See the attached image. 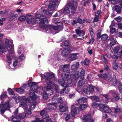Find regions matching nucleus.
<instances>
[{
	"mask_svg": "<svg viewBox=\"0 0 122 122\" xmlns=\"http://www.w3.org/2000/svg\"><path fill=\"white\" fill-rule=\"evenodd\" d=\"M63 71L65 76L63 79H59V84L64 87H67L69 86L73 87H75L77 80L79 78V72L76 71L75 74L69 75L70 70L69 66L67 64L60 66L58 73L62 77Z\"/></svg>",
	"mask_w": 122,
	"mask_h": 122,
	"instance_id": "nucleus-1",
	"label": "nucleus"
},
{
	"mask_svg": "<svg viewBox=\"0 0 122 122\" xmlns=\"http://www.w3.org/2000/svg\"><path fill=\"white\" fill-rule=\"evenodd\" d=\"M44 10L48 12H50L48 10V8L46 10H44ZM43 13L45 15L42 14H36L35 15V19L33 18L30 14H27L26 15V21L29 24H34L35 23H39L40 27L41 28L42 27L44 28V24H46L47 23V17H50L51 15L50 16H48L44 12Z\"/></svg>",
	"mask_w": 122,
	"mask_h": 122,
	"instance_id": "nucleus-2",
	"label": "nucleus"
},
{
	"mask_svg": "<svg viewBox=\"0 0 122 122\" xmlns=\"http://www.w3.org/2000/svg\"><path fill=\"white\" fill-rule=\"evenodd\" d=\"M41 78L46 80V82L47 84L51 85V86H47L46 87H43V90L46 89V92L48 94V96H50L52 95L53 93L52 90L51 89V88L55 89L56 91L58 93H59V87L57 85L54 83H52L51 80L52 78L54 77V74L52 73L46 72L45 73V75L39 73Z\"/></svg>",
	"mask_w": 122,
	"mask_h": 122,
	"instance_id": "nucleus-3",
	"label": "nucleus"
},
{
	"mask_svg": "<svg viewBox=\"0 0 122 122\" xmlns=\"http://www.w3.org/2000/svg\"><path fill=\"white\" fill-rule=\"evenodd\" d=\"M20 101V107H22L26 110L25 112L20 114L17 116H15L12 118L13 121L12 122H21L20 119H23L25 117H31V111L27 109V105H26L27 99L25 96L21 97Z\"/></svg>",
	"mask_w": 122,
	"mask_h": 122,
	"instance_id": "nucleus-4",
	"label": "nucleus"
},
{
	"mask_svg": "<svg viewBox=\"0 0 122 122\" xmlns=\"http://www.w3.org/2000/svg\"><path fill=\"white\" fill-rule=\"evenodd\" d=\"M5 47L10 54L7 55L6 57V61L8 63L7 64L9 65V67L11 69L12 67H13L11 62L13 57L11 55L14 53V52L12 41V40L9 41L8 39H6L5 42Z\"/></svg>",
	"mask_w": 122,
	"mask_h": 122,
	"instance_id": "nucleus-5",
	"label": "nucleus"
},
{
	"mask_svg": "<svg viewBox=\"0 0 122 122\" xmlns=\"http://www.w3.org/2000/svg\"><path fill=\"white\" fill-rule=\"evenodd\" d=\"M77 6L76 1L73 0L67 3L66 5V7L63 9H62L59 10L58 13H61L66 14H69L70 15H72L75 13Z\"/></svg>",
	"mask_w": 122,
	"mask_h": 122,
	"instance_id": "nucleus-6",
	"label": "nucleus"
},
{
	"mask_svg": "<svg viewBox=\"0 0 122 122\" xmlns=\"http://www.w3.org/2000/svg\"><path fill=\"white\" fill-rule=\"evenodd\" d=\"M58 18H53V20L54 21L53 22L56 24H57L58 23L59 25L57 26H52L50 25H47L48 23L46 24H44V28L42 27V29H44L46 31H48V32L52 33L53 34H55L56 32L54 33V31L58 30L59 31L61 30L62 28V24L61 22H58L56 20L58 19Z\"/></svg>",
	"mask_w": 122,
	"mask_h": 122,
	"instance_id": "nucleus-7",
	"label": "nucleus"
},
{
	"mask_svg": "<svg viewBox=\"0 0 122 122\" xmlns=\"http://www.w3.org/2000/svg\"><path fill=\"white\" fill-rule=\"evenodd\" d=\"M87 107V105L86 104L80 105L76 103L72 105L71 108V114L72 117L75 118L76 114L80 113L81 110H85Z\"/></svg>",
	"mask_w": 122,
	"mask_h": 122,
	"instance_id": "nucleus-8",
	"label": "nucleus"
},
{
	"mask_svg": "<svg viewBox=\"0 0 122 122\" xmlns=\"http://www.w3.org/2000/svg\"><path fill=\"white\" fill-rule=\"evenodd\" d=\"M28 87L30 88L31 91H34L38 88L36 83L35 82H29L27 85L24 84L20 88H15L14 89L17 92L21 94L23 93L25 89H28Z\"/></svg>",
	"mask_w": 122,
	"mask_h": 122,
	"instance_id": "nucleus-9",
	"label": "nucleus"
},
{
	"mask_svg": "<svg viewBox=\"0 0 122 122\" xmlns=\"http://www.w3.org/2000/svg\"><path fill=\"white\" fill-rule=\"evenodd\" d=\"M61 0H51L48 7V10L50 12H48L46 10L43 11L44 13L48 15V16H50L53 13L55 10L57 5L59 3Z\"/></svg>",
	"mask_w": 122,
	"mask_h": 122,
	"instance_id": "nucleus-10",
	"label": "nucleus"
},
{
	"mask_svg": "<svg viewBox=\"0 0 122 122\" xmlns=\"http://www.w3.org/2000/svg\"><path fill=\"white\" fill-rule=\"evenodd\" d=\"M15 98H12L10 99L8 102L5 103L4 105L3 104H0V112L2 115H3L5 112L6 110L9 109L11 107L17 102V101H15Z\"/></svg>",
	"mask_w": 122,
	"mask_h": 122,
	"instance_id": "nucleus-11",
	"label": "nucleus"
},
{
	"mask_svg": "<svg viewBox=\"0 0 122 122\" xmlns=\"http://www.w3.org/2000/svg\"><path fill=\"white\" fill-rule=\"evenodd\" d=\"M62 100L61 97L58 98L57 95H55L52 98V102L53 104L50 103L47 107L49 110H55L57 106L59 103L62 102Z\"/></svg>",
	"mask_w": 122,
	"mask_h": 122,
	"instance_id": "nucleus-12",
	"label": "nucleus"
},
{
	"mask_svg": "<svg viewBox=\"0 0 122 122\" xmlns=\"http://www.w3.org/2000/svg\"><path fill=\"white\" fill-rule=\"evenodd\" d=\"M75 31L76 33L80 37L79 39H82L84 38V35L85 34V33L84 31L83 30L76 29L75 30Z\"/></svg>",
	"mask_w": 122,
	"mask_h": 122,
	"instance_id": "nucleus-13",
	"label": "nucleus"
},
{
	"mask_svg": "<svg viewBox=\"0 0 122 122\" xmlns=\"http://www.w3.org/2000/svg\"><path fill=\"white\" fill-rule=\"evenodd\" d=\"M82 119L83 121L85 120L86 121L85 122H95L91 118V116L90 114H87L84 116Z\"/></svg>",
	"mask_w": 122,
	"mask_h": 122,
	"instance_id": "nucleus-14",
	"label": "nucleus"
},
{
	"mask_svg": "<svg viewBox=\"0 0 122 122\" xmlns=\"http://www.w3.org/2000/svg\"><path fill=\"white\" fill-rule=\"evenodd\" d=\"M109 93L112 94L114 97L113 98H111V100L112 102H114L118 100L120 98L119 97L117 96L116 93L114 90H111L109 91Z\"/></svg>",
	"mask_w": 122,
	"mask_h": 122,
	"instance_id": "nucleus-15",
	"label": "nucleus"
},
{
	"mask_svg": "<svg viewBox=\"0 0 122 122\" xmlns=\"http://www.w3.org/2000/svg\"><path fill=\"white\" fill-rule=\"evenodd\" d=\"M108 42H109V45L112 47L116 43V41L114 39V36H111L109 37L108 40Z\"/></svg>",
	"mask_w": 122,
	"mask_h": 122,
	"instance_id": "nucleus-16",
	"label": "nucleus"
},
{
	"mask_svg": "<svg viewBox=\"0 0 122 122\" xmlns=\"http://www.w3.org/2000/svg\"><path fill=\"white\" fill-rule=\"evenodd\" d=\"M59 108L61 112H65L67 110V106L66 104H61Z\"/></svg>",
	"mask_w": 122,
	"mask_h": 122,
	"instance_id": "nucleus-17",
	"label": "nucleus"
},
{
	"mask_svg": "<svg viewBox=\"0 0 122 122\" xmlns=\"http://www.w3.org/2000/svg\"><path fill=\"white\" fill-rule=\"evenodd\" d=\"M46 109V110H43L41 111L40 112V115L43 118H46L49 117L48 115L47 114L48 111H47Z\"/></svg>",
	"mask_w": 122,
	"mask_h": 122,
	"instance_id": "nucleus-18",
	"label": "nucleus"
},
{
	"mask_svg": "<svg viewBox=\"0 0 122 122\" xmlns=\"http://www.w3.org/2000/svg\"><path fill=\"white\" fill-rule=\"evenodd\" d=\"M71 50L69 48L64 49L62 50L61 54L63 55H66L71 52Z\"/></svg>",
	"mask_w": 122,
	"mask_h": 122,
	"instance_id": "nucleus-19",
	"label": "nucleus"
},
{
	"mask_svg": "<svg viewBox=\"0 0 122 122\" xmlns=\"http://www.w3.org/2000/svg\"><path fill=\"white\" fill-rule=\"evenodd\" d=\"M87 101V99L85 97H81L78 100V104H81L86 102Z\"/></svg>",
	"mask_w": 122,
	"mask_h": 122,
	"instance_id": "nucleus-20",
	"label": "nucleus"
},
{
	"mask_svg": "<svg viewBox=\"0 0 122 122\" xmlns=\"http://www.w3.org/2000/svg\"><path fill=\"white\" fill-rule=\"evenodd\" d=\"M77 53L72 54L70 55L69 57V59L70 61H72L76 59L77 57Z\"/></svg>",
	"mask_w": 122,
	"mask_h": 122,
	"instance_id": "nucleus-21",
	"label": "nucleus"
},
{
	"mask_svg": "<svg viewBox=\"0 0 122 122\" xmlns=\"http://www.w3.org/2000/svg\"><path fill=\"white\" fill-rule=\"evenodd\" d=\"M79 66L78 62L74 63L73 65L72 66L71 68L72 70H76L78 69Z\"/></svg>",
	"mask_w": 122,
	"mask_h": 122,
	"instance_id": "nucleus-22",
	"label": "nucleus"
},
{
	"mask_svg": "<svg viewBox=\"0 0 122 122\" xmlns=\"http://www.w3.org/2000/svg\"><path fill=\"white\" fill-rule=\"evenodd\" d=\"M29 96L31 99L33 100H36L37 99V98H39L35 94L34 92H30Z\"/></svg>",
	"mask_w": 122,
	"mask_h": 122,
	"instance_id": "nucleus-23",
	"label": "nucleus"
},
{
	"mask_svg": "<svg viewBox=\"0 0 122 122\" xmlns=\"http://www.w3.org/2000/svg\"><path fill=\"white\" fill-rule=\"evenodd\" d=\"M30 110H33L35 108L36 105V102L34 101L30 103Z\"/></svg>",
	"mask_w": 122,
	"mask_h": 122,
	"instance_id": "nucleus-24",
	"label": "nucleus"
},
{
	"mask_svg": "<svg viewBox=\"0 0 122 122\" xmlns=\"http://www.w3.org/2000/svg\"><path fill=\"white\" fill-rule=\"evenodd\" d=\"M83 91L85 94L87 95H88L90 94L88 86H84Z\"/></svg>",
	"mask_w": 122,
	"mask_h": 122,
	"instance_id": "nucleus-25",
	"label": "nucleus"
},
{
	"mask_svg": "<svg viewBox=\"0 0 122 122\" xmlns=\"http://www.w3.org/2000/svg\"><path fill=\"white\" fill-rule=\"evenodd\" d=\"M104 111L105 113H109L111 112V109L108 107L105 106L104 107Z\"/></svg>",
	"mask_w": 122,
	"mask_h": 122,
	"instance_id": "nucleus-26",
	"label": "nucleus"
},
{
	"mask_svg": "<svg viewBox=\"0 0 122 122\" xmlns=\"http://www.w3.org/2000/svg\"><path fill=\"white\" fill-rule=\"evenodd\" d=\"M115 11L117 13H119L121 12V9L119 6L116 5L115 6Z\"/></svg>",
	"mask_w": 122,
	"mask_h": 122,
	"instance_id": "nucleus-27",
	"label": "nucleus"
},
{
	"mask_svg": "<svg viewBox=\"0 0 122 122\" xmlns=\"http://www.w3.org/2000/svg\"><path fill=\"white\" fill-rule=\"evenodd\" d=\"M113 24H112L110 26V32L112 34L116 32L115 29L114 28V26H113Z\"/></svg>",
	"mask_w": 122,
	"mask_h": 122,
	"instance_id": "nucleus-28",
	"label": "nucleus"
},
{
	"mask_svg": "<svg viewBox=\"0 0 122 122\" xmlns=\"http://www.w3.org/2000/svg\"><path fill=\"white\" fill-rule=\"evenodd\" d=\"M108 38V36L106 34H104L101 36V39L102 41H105Z\"/></svg>",
	"mask_w": 122,
	"mask_h": 122,
	"instance_id": "nucleus-29",
	"label": "nucleus"
},
{
	"mask_svg": "<svg viewBox=\"0 0 122 122\" xmlns=\"http://www.w3.org/2000/svg\"><path fill=\"white\" fill-rule=\"evenodd\" d=\"M91 99L92 100H94L97 102H99L100 100V99L99 98L95 96H94L91 97Z\"/></svg>",
	"mask_w": 122,
	"mask_h": 122,
	"instance_id": "nucleus-30",
	"label": "nucleus"
},
{
	"mask_svg": "<svg viewBox=\"0 0 122 122\" xmlns=\"http://www.w3.org/2000/svg\"><path fill=\"white\" fill-rule=\"evenodd\" d=\"M98 76L101 78H103L104 79H106L107 77L108 76V75H107L106 74H100L98 75Z\"/></svg>",
	"mask_w": 122,
	"mask_h": 122,
	"instance_id": "nucleus-31",
	"label": "nucleus"
},
{
	"mask_svg": "<svg viewBox=\"0 0 122 122\" xmlns=\"http://www.w3.org/2000/svg\"><path fill=\"white\" fill-rule=\"evenodd\" d=\"M1 42V41L0 40V51H1V52L3 53L6 50L2 46Z\"/></svg>",
	"mask_w": 122,
	"mask_h": 122,
	"instance_id": "nucleus-32",
	"label": "nucleus"
},
{
	"mask_svg": "<svg viewBox=\"0 0 122 122\" xmlns=\"http://www.w3.org/2000/svg\"><path fill=\"white\" fill-rule=\"evenodd\" d=\"M120 47L118 46H117L115 47L113 49V51L115 54H117L118 52L120 49Z\"/></svg>",
	"mask_w": 122,
	"mask_h": 122,
	"instance_id": "nucleus-33",
	"label": "nucleus"
},
{
	"mask_svg": "<svg viewBox=\"0 0 122 122\" xmlns=\"http://www.w3.org/2000/svg\"><path fill=\"white\" fill-rule=\"evenodd\" d=\"M85 74V71L82 70L80 72V76L81 79H83L84 77Z\"/></svg>",
	"mask_w": 122,
	"mask_h": 122,
	"instance_id": "nucleus-34",
	"label": "nucleus"
},
{
	"mask_svg": "<svg viewBox=\"0 0 122 122\" xmlns=\"http://www.w3.org/2000/svg\"><path fill=\"white\" fill-rule=\"evenodd\" d=\"M89 31L91 36L92 37H94V33L92 29V28H90L89 29Z\"/></svg>",
	"mask_w": 122,
	"mask_h": 122,
	"instance_id": "nucleus-35",
	"label": "nucleus"
},
{
	"mask_svg": "<svg viewBox=\"0 0 122 122\" xmlns=\"http://www.w3.org/2000/svg\"><path fill=\"white\" fill-rule=\"evenodd\" d=\"M25 20H26V15H22L20 16L19 18V20L20 21H23Z\"/></svg>",
	"mask_w": 122,
	"mask_h": 122,
	"instance_id": "nucleus-36",
	"label": "nucleus"
},
{
	"mask_svg": "<svg viewBox=\"0 0 122 122\" xmlns=\"http://www.w3.org/2000/svg\"><path fill=\"white\" fill-rule=\"evenodd\" d=\"M94 87L91 85L89 86V91L91 93H92L94 91Z\"/></svg>",
	"mask_w": 122,
	"mask_h": 122,
	"instance_id": "nucleus-37",
	"label": "nucleus"
},
{
	"mask_svg": "<svg viewBox=\"0 0 122 122\" xmlns=\"http://www.w3.org/2000/svg\"><path fill=\"white\" fill-rule=\"evenodd\" d=\"M102 59L103 61L105 63H108V61L106 59L105 57L103 55H102L101 56Z\"/></svg>",
	"mask_w": 122,
	"mask_h": 122,
	"instance_id": "nucleus-38",
	"label": "nucleus"
},
{
	"mask_svg": "<svg viewBox=\"0 0 122 122\" xmlns=\"http://www.w3.org/2000/svg\"><path fill=\"white\" fill-rule=\"evenodd\" d=\"M7 90L9 92V94L10 95H12L14 94V92L12 91L11 89L9 88Z\"/></svg>",
	"mask_w": 122,
	"mask_h": 122,
	"instance_id": "nucleus-39",
	"label": "nucleus"
},
{
	"mask_svg": "<svg viewBox=\"0 0 122 122\" xmlns=\"http://www.w3.org/2000/svg\"><path fill=\"white\" fill-rule=\"evenodd\" d=\"M113 67L115 70H116L118 67L115 61H113Z\"/></svg>",
	"mask_w": 122,
	"mask_h": 122,
	"instance_id": "nucleus-40",
	"label": "nucleus"
},
{
	"mask_svg": "<svg viewBox=\"0 0 122 122\" xmlns=\"http://www.w3.org/2000/svg\"><path fill=\"white\" fill-rule=\"evenodd\" d=\"M82 79L80 80L78 82V84L80 86H81L82 85L85 83V81L83 79Z\"/></svg>",
	"mask_w": 122,
	"mask_h": 122,
	"instance_id": "nucleus-41",
	"label": "nucleus"
},
{
	"mask_svg": "<svg viewBox=\"0 0 122 122\" xmlns=\"http://www.w3.org/2000/svg\"><path fill=\"white\" fill-rule=\"evenodd\" d=\"M25 58V56L23 54H22L19 56L18 59L20 61H22L24 60Z\"/></svg>",
	"mask_w": 122,
	"mask_h": 122,
	"instance_id": "nucleus-42",
	"label": "nucleus"
},
{
	"mask_svg": "<svg viewBox=\"0 0 122 122\" xmlns=\"http://www.w3.org/2000/svg\"><path fill=\"white\" fill-rule=\"evenodd\" d=\"M77 21L78 23L81 24H82L85 22V20H82L80 18H78Z\"/></svg>",
	"mask_w": 122,
	"mask_h": 122,
	"instance_id": "nucleus-43",
	"label": "nucleus"
},
{
	"mask_svg": "<svg viewBox=\"0 0 122 122\" xmlns=\"http://www.w3.org/2000/svg\"><path fill=\"white\" fill-rule=\"evenodd\" d=\"M7 92H5V93H3L0 96V98L1 100L3 99L4 97L6 96Z\"/></svg>",
	"mask_w": 122,
	"mask_h": 122,
	"instance_id": "nucleus-44",
	"label": "nucleus"
},
{
	"mask_svg": "<svg viewBox=\"0 0 122 122\" xmlns=\"http://www.w3.org/2000/svg\"><path fill=\"white\" fill-rule=\"evenodd\" d=\"M49 96L48 95V94L46 92H44L43 95V97L44 99H46Z\"/></svg>",
	"mask_w": 122,
	"mask_h": 122,
	"instance_id": "nucleus-45",
	"label": "nucleus"
},
{
	"mask_svg": "<svg viewBox=\"0 0 122 122\" xmlns=\"http://www.w3.org/2000/svg\"><path fill=\"white\" fill-rule=\"evenodd\" d=\"M92 106L93 108H96L98 107V104L96 102H94L92 103Z\"/></svg>",
	"mask_w": 122,
	"mask_h": 122,
	"instance_id": "nucleus-46",
	"label": "nucleus"
},
{
	"mask_svg": "<svg viewBox=\"0 0 122 122\" xmlns=\"http://www.w3.org/2000/svg\"><path fill=\"white\" fill-rule=\"evenodd\" d=\"M18 63V60L17 59H15L13 61V66L14 67L16 66Z\"/></svg>",
	"mask_w": 122,
	"mask_h": 122,
	"instance_id": "nucleus-47",
	"label": "nucleus"
},
{
	"mask_svg": "<svg viewBox=\"0 0 122 122\" xmlns=\"http://www.w3.org/2000/svg\"><path fill=\"white\" fill-rule=\"evenodd\" d=\"M101 11L100 10H97L95 13V15L96 17H99L100 14H101Z\"/></svg>",
	"mask_w": 122,
	"mask_h": 122,
	"instance_id": "nucleus-48",
	"label": "nucleus"
},
{
	"mask_svg": "<svg viewBox=\"0 0 122 122\" xmlns=\"http://www.w3.org/2000/svg\"><path fill=\"white\" fill-rule=\"evenodd\" d=\"M89 63V60H85L84 62H82L81 63H84V65H88Z\"/></svg>",
	"mask_w": 122,
	"mask_h": 122,
	"instance_id": "nucleus-49",
	"label": "nucleus"
},
{
	"mask_svg": "<svg viewBox=\"0 0 122 122\" xmlns=\"http://www.w3.org/2000/svg\"><path fill=\"white\" fill-rule=\"evenodd\" d=\"M82 90V89L81 86H78L77 87L76 89V91L79 92H81Z\"/></svg>",
	"mask_w": 122,
	"mask_h": 122,
	"instance_id": "nucleus-50",
	"label": "nucleus"
},
{
	"mask_svg": "<svg viewBox=\"0 0 122 122\" xmlns=\"http://www.w3.org/2000/svg\"><path fill=\"white\" fill-rule=\"evenodd\" d=\"M21 47V46H20L18 47L17 53L19 54H20L21 53V51H22V48Z\"/></svg>",
	"mask_w": 122,
	"mask_h": 122,
	"instance_id": "nucleus-51",
	"label": "nucleus"
},
{
	"mask_svg": "<svg viewBox=\"0 0 122 122\" xmlns=\"http://www.w3.org/2000/svg\"><path fill=\"white\" fill-rule=\"evenodd\" d=\"M94 41V39L93 38H92L89 41L87 42V43L88 44H89L91 43H92Z\"/></svg>",
	"mask_w": 122,
	"mask_h": 122,
	"instance_id": "nucleus-52",
	"label": "nucleus"
},
{
	"mask_svg": "<svg viewBox=\"0 0 122 122\" xmlns=\"http://www.w3.org/2000/svg\"><path fill=\"white\" fill-rule=\"evenodd\" d=\"M105 106H104V104H98V106L99 107L101 108L102 109L103 108L104 109V107Z\"/></svg>",
	"mask_w": 122,
	"mask_h": 122,
	"instance_id": "nucleus-53",
	"label": "nucleus"
},
{
	"mask_svg": "<svg viewBox=\"0 0 122 122\" xmlns=\"http://www.w3.org/2000/svg\"><path fill=\"white\" fill-rule=\"evenodd\" d=\"M120 109L118 108H117L115 109L114 112L116 113H117L120 112Z\"/></svg>",
	"mask_w": 122,
	"mask_h": 122,
	"instance_id": "nucleus-54",
	"label": "nucleus"
},
{
	"mask_svg": "<svg viewBox=\"0 0 122 122\" xmlns=\"http://www.w3.org/2000/svg\"><path fill=\"white\" fill-rule=\"evenodd\" d=\"M119 90L120 92L122 93V85H120L118 86Z\"/></svg>",
	"mask_w": 122,
	"mask_h": 122,
	"instance_id": "nucleus-55",
	"label": "nucleus"
},
{
	"mask_svg": "<svg viewBox=\"0 0 122 122\" xmlns=\"http://www.w3.org/2000/svg\"><path fill=\"white\" fill-rule=\"evenodd\" d=\"M115 20L117 22H120L121 20V18L120 17H117L115 18Z\"/></svg>",
	"mask_w": 122,
	"mask_h": 122,
	"instance_id": "nucleus-56",
	"label": "nucleus"
},
{
	"mask_svg": "<svg viewBox=\"0 0 122 122\" xmlns=\"http://www.w3.org/2000/svg\"><path fill=\"white\" fill-rule=\"evenodd\" d=\"M119 56H117L116 55H114L113 56L112 58L115 59H117L118 58Z\"/></svg>",
	"mask_w": 122,
	"mask_h": 122,
	"instance_id": "nucleus-57",
	"label": "nucleus"
},
{
	"mask_svg": "<svg viewBox=\"0 0 122 122\" xmlns=\"http://www.w3.org/2000/svg\"><path fill=\"white\" fill-rule=\"evenodd\" d=\"M64 45L65 46H68L69 45L68 41H66L64 43Z\"/></svg>",
	"mask_w": 122,
	"mask_h": 122,
	"instance_id": "nucleus-58",
	"label": "nucleus"
},
{
	"mask_svg": "<svg viewBox=\"0 0 122 122\" xmlns=\"http://www.w3.org/2000/svg\"><path fill=\"white\" fill-rule=\"evenodd\" d=\"M101 33L100 32H99L97 34V36L98 39L100 38L101 37Z\"/></svg>",
	"mask_w": 122,
	"mask_h": 122,
	"instance_id": "nucleus-59",
	"label": "nucleus"
},
{
	"mask_svg": "<svg viewBox=\"0 0 122 122\" xmlns=\"http://www.w3.org/2000/svg\"><path fill=\"white\" fill-rule=\"evenodd\" d=\"M104 97L107 100H109V98L108 97V95L107 94H105L103 95Z\"/></svg>",
	"mask_w": 122,
	"mask_h": 122,
	"instance_id": "nucleus-60",
	"label": "nucleus"
},
{
	"mask_svg": "<svg viewBox=\"0 0 122 122\" xmlns=\"http://www.w3.org/2000/svg\"><path fill=\"white\" fill-rule=\"evenodd\" d=\"M99 17H97L96 16L95 17L94 19L93 20L94 21V22H97L98 21V18Z\"/></svg>",
	"mask_w": 122,
	"mask_h": 122,
	"instance_id": "nucleus-61",
	"label": "nucleus"
},
{
	"mask_svg": "<svg viewBox=\"0 0 122 122\" xmlns=\"http://www.w3.org/2000/svg\"><path fill=\"white\" fill-rule=\"evenodd\" d=\"M66 90V89L65 88H64V89H62L61 90V92H60L61 94H63L64 93V91Z\"/></svg>",
	"mask_w": 122,
	"mask_h": 122,
	"instance_id": "nucleus-62",
	"label": "nucleus"
},
{
	"mask_svg": "<svg viewBox=\"0 0 122 122\" xmlns=\"http://www.w3.org/2000/svg\"><path fill=\"white\" fill-rule=\"evenodd\" d=\"M78 22L76 20H73L72 22V25L74 26Z\"/></svg>",
	"mask_w": 122,
	"mask_h": 122,
	"instance_id": "nucleus-63",
	"label": "nucleus"
},
{
	"mask_svg": "<svg viewBox=\"0 0 122 122\" xmlns=\"http://www.w3.org/2000/svg\"><path fill=\"white\" fill-rule=\"evenodd\" d=\"M118 27L119 28L122 29V24H119L118 25Z\"/></svg>",
	"mask_w": 122,
	"mask_h": 122,
	"instance_id": "nucleus-64",
	"label": "nucleus"
}]
</instances>
